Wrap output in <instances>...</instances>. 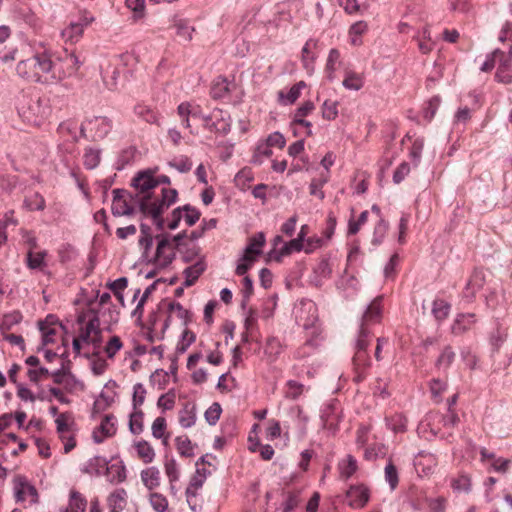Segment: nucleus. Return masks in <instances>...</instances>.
Wrapping results in <instances>:
<instances>
[{"instance_id":"49530a36","label":"nucleus","mask_w":512,"mask_h":512,"mask_svg":"<svg viewBox=\"0 0 512 512\" xmlns=\"http://www.w3.org/2000/svg\"><path fill=\"white\" fill-rule=\"evenodd\" d=\"M24 205L30 211H42L45 209L46 203L44 197L36 192L30 198L24 200Z\"/></svg>"},{"instance_id":"bf43d9fd","label":"nucleus","mask_w":512,"mask_h":512,"mask_svg":"<svg viewBox=\"0 0 512 512\" xmlns=\"http://www.w3.org/2000/svg\"><path fill=\"white\" fill-rule=\"evenodd\" d=\"M169 373L163 369H156L150 376L151 384H158L160 390L165 389L168 383Z\"/></svg>"},{"instance_id":"ddd939ff","label":"nucleus","mask_w":512,"mask_h":512,"mask_svg":"<svg viewBox=\"0 0 512 512\" xmlns=\"http://www.w3.org/2000/svg\"><path fill=\"white\" fill-rule=\"evenodd\" d=\"M206 268L207 264L204 256H200L193 265L186 267L183 271V275L185 276L184 286H193L198 278L205 272Z\"/></svg>"},{"instance_id":"a18cd8bd","label":"nucleus","mask_w":512,"mask_h":512,"mask_svg":"<svg viewBox=\"0 0 512 512\" xmlns=\"http://www.w3.org/2000/svg\"><path fill=\"white\" fill-rule=\"evenodd\" d=\"M84 29L81 24L70 21L69 25L63 30L62 34L71 42H77L83 35Z\"/></svg>"},{"instance_id":"13d9d810","label":"nucleus","mask_w":512,"mask_h":512,"mask_svg":"<svg viewBox=\"0 0 512 512\" xmlns=\"http://www.w3.org/2000/svg\"><path fill=\"white\" fill-rule=\"evenodd\" d=\"M150 504L157 512H165L168 508V500L166 497L156 492L150 494Z\"/></svg>"},{"instance_id":"423d86ee","label":"nucleus","mask_w":512,"mask_h":512,"mask_svg":"<svg viewBox=\"0 0 512 512\" xmlns=\"http://www.w3.org/2000/svg\"><path fill=\"white\" fill-rule=\"evenodd\" d=\"M370 498L369 489L363 485H351L346 492L347 503L350 507L359 509L363 508Z\"/></svg>"},{"instance_id":"338daca9","label":"nucleus","mask_w":512,"mask_h":512,"mask_svg":"<svg viewBox=\"0 0 512 512\" xmlns=\"http://www.w3.org/2000/svg\"><path fill=\"white\" fill-rule=\"evenodd\" d=\"M385 479L389 483L390 488L393 490L397 487L399 479L396 467L391 461L385 467Z\"/></svg>"},{"instance_id":"8fccbe9b","label":"nucleus","mask_w":512,"mask_h":512,"mask_svg":"<svg viewBox=\"0 0 512 512\" xmlns=\"http://www.w3.org/2000/svg\"><path fill=\"white\" fill-rule=\"evenodd\" d=\"M468 290H476L477 292L483 288L485 284V274L482 269H474L469 280H468Z\"/></svg>"},{"instance_id":"473e14b6","label":"nucleus","mask_w":512,"mask_h":512,"mask_svg":"<svg viewBox=\"0 0 512 512\" xmlns=\"http://www.w3.org/2000/svg\"><path fill=\"white\" fill-rule=\"evenodd\" d=\"M257 259L258 258L256 256L243 252L241 257L238 259L235 273L238 276H246V273L252 268Z\"/></svg>"},{"instance_id":"412c9836","label":"nucleus","mask_w":512,"mask_h":512,"mask_svg":"<svg viewBox=\"0 0 512 512\" xmlns=\"http://www.w3.org/2000/svg\"><path fill=\"white\" fill-rule=\"evenodd\" d=\"M127 493L123 488L113 491L107 499L110 512H121L126 506Z\"/></svg>"},{"instance_id":"c9c22d12","label":"nucleus","mask_w":512,"mask_h":512,"mask_svg":"<svg viewBox=\"0 0 512 512\" xmlns=\"http://www.w3.org/2000/svg\"><path fill=\"white\" fill-rule=\"evenodd\" d=\"M229 92V84L225 77L219 76L211 87L210 95L213 99H221Z\"/></svg>"},{"instance_id":"ea45409f","label":"nucleus","mask_w":512,"mask_h":512,"mask_svg":"<svg viewBox=\"0 0 512 512\" xmlns=\"http://www.w3.org/2000/svg\"><path fill=\"white\" fill-rule=\"evenodd\" d=\"M177 312V317L183 321L184 326H188L192 321V314L189 310L185 309L179 302H170L168 304V312Z\"/></svg>"},{"instance_id":"c03bdc74","label":"nucleus","mask_w":512,"mask_h":512,"mask_svg":"<svg viewBox=\"0 0 512 512\" xmlns=\"http://www.w3.org/2000/svg\"><path fill=\"white\" fill-rule=\"evenodd\" d=\"M157 246L153 260H161L163 252L166 248L171 246V236L168 233H161L156 235Z\"/></svg>"},{"instance_id":"f257e3e1","label":"nucleus","mask_w":512,"mask_h":512,"mask_svg":"<svg viewBox=\"0 0 512 512\" xmlns=\"http://www.w3.org/2000/svg\"><path fill=\"white\" fill-rule=\"evenodd\" d=\"M382 300L383 296H377L366 307V310L361 317L357 338L355 340V351H367L372 337V333L368 326L369 324L380 322L382 317Z\"/></svg>"},{"instance_id":"6e6552de","label":"nucleus","mask_w":512,"mask_h":512,"mask_svg":"<svg viewBox=\"0 0 512 512\" xmlns=\"http://www.w3.org/2000/svg\"><path fill=\"white\" fill-rule=\"evenodd\" d=\"M103 475L111 483H120L126 479L125 466L118 457L112 456L107 460V465L104 466Z\"/></svg>"},{"instance_id":"052dcab7","label":"nucleus","mask_w":512,"mask_h":512,"mask_svg":"<svg viewBox=\"0 0 512 512\" xmlns=\"http://www.w3.org/2000/svg\"><path fill=\"white\" fill-rule=\"evenodd\" d=\"M111 212L114 217L133 216L136 212V209L133 205H130L126 200H123L121 207H118V205H112Z\"/></svg>"},{"instance_id":"4d7b16f0","label":"nucleus","mask_w":512,"mask_h":512,"mask_svg":"<svg viewBox=\"0 0 512 512\" xmlns=\"http://www.w3.org/2000/svg\"><path fill=\"white\" fill-rule=\"evenodd\" d=\"M337 106V101L325 100L322 105V117L329 121L334 120L338 115Z\"/></svg>"},{"instance_id":"f03ea898","label":"nucleus","mask_w":512,"mask_h":512,"mask_svg":"<svg viewBox=\"0 0 512 512\" xmlns=\"http://www.w3.org/2000/svg\"><path fill=\"white\" fill-rule=\"evenodd\" d=\"M19 116L29 124L39 125L48 114V106L37 94L23 93L17 100Z\"/></svg>"},{"instance_id":"680f3d73","label":"nucleus","mask_w":512,"mask_h":512,"mask_svg":"<svg viewBox=\"0 0 512 512\" xmlns=\"http://www.w3.org/2000/svg\"><path fill=\"white\" fill-rule=\"evenodd\" d=\"M176 34L182 37L185 41H190L192 39V32L194 28L189 26L186 20H179L175 24Z\"/></svg>"},{"instance_id":"58836bf2","label":"nucleus","mask_w":512,"mask_h":512,"mask_svg":"<svg viewBox=\"0 0 512 512\" xmlns=\"http://www.w3.org/2000/svg\"><path fill=\"white\" fill-rule=\"evenodd\" d=\"M371 358L368 351H355L352 358L353 370L369 369L371 367Z\"/></svg>"},{"instance_id":"4468645a","label":"nucleus","mask_w":512,"mask_h":512,"mask_svg":"<svg viewBox=\"0 0 512 512\" xmlns=\"http://www.w3.org/2000/svg\"><path fill=\"white\" fill-rule=\"evenodd\" d=\"M206 479V474L200 473L199 470H196L195 474L192 476L188 487L186 488L185 494L187 497V502L194 512L196 511V503L193 502V499L197 496V490L203 486V483Z\"/></svg>"},{"instance_id":"20e7f679","label":"nucleus","mask_w":512,"mask_h":512,"mask_svg":"<svg viewBox=\"0 0 512 512\" xmlns=\"http://www.w3.org/2000/svg\"><path fill=\"white\" fill-rule=\"evenodd\" d=\"M14 496L17 502L26 500V496L31 497V503L38 502V492L34 485L28 482L27 478L22 475H17L14 480Z\"/></svg>"},{"instance_id":"e433bc0d","label":"nucleus","mask_w":512,"mask_h":512,"mask_svg":"<svg viewBox=\"0 0 512 512\" xmlns=\"http://www.w3.org/2000/svg\"><path fill=\"white\" fill-rule=\"evenodd\" d=\"M455 352L453 351L452 347L450 345H447L443 348L442 352L440 353L439 357L437 358L435 362V366L437 368H444V370H447L450 365L453 363L455 359Z\"/></svg>"},{"instance_id":"5fc2aeb1","label":"nucleus","mask_w":512,"mask_h":512,"mask_svg":"<svg viewBox=\"0 0 512 512\" xmlns=\"http://www.w3.org/2000/svg\"><path fill=\"white\" fill-rule=\"evenodd\" d=\"M222 408L218 402H214L204 413L206 422L209 425H215L221 415Z\"/></svg>"},{"instance_id":"864d4df0","label":"nucleus","mask_w":512,"mask_h":512,"mask_svg":"<svg viewBox=\"0 0 512 512\" xmlns=\"http://www.w3.org/2000/svg\"><path fill=\"white\" fill-rule=\"evenodd\" d=\"M127 8L133 12L134 20H139L144 17L145 14V0H126Z\"/></svg>"},{"instance_id":"c756f323","label":"nucleus","mask_w":512,"mask_h":512,"mask_svg":"<svg viewBox=\"0 0 512 512\" xmlns=\"http://www.w3.org/2000/svg\"><path fill=\"white\" fill-rule=\"evenodd\" d=\"M88 314L91 315V317L85 327L95 338H103L102 328L100 327L99 310L95 308H89Z\"/></svg>"},{"instance_id":"c85d7f7f","label":"nucleus","mask_w":512,"mask_h":512,"mask_svg":"<svg viewBox=\"0 0 512 512\" xmlns=\"http://www.w3.org/2000/svg\"><path fill=\"white\" fill-rule=\"evenodd\" d=\"M22 319L23 315L18 310L4 314L0 322V331L2 334L6 333V331L11 330L13 326L19 324Z\"/></svg>"},{"instance_id":"79ce46f5","label":"nucleus","mask_w":512,"mask_h":512,"mask_svg":"<svg viewBox=\"0 0 512 512\" xmlns=\"http://www.w3.org/2000/svg\"><path fill=\"white\" fill-rule=\"evenodd\" d=\"M388 229H389L388 221L384 220L383 218H380L378 223L374 227L373 238H372L371 243L374 246L380 245L382 243Z\"/></svg>"},{"instance_id":"7c9ffc66","label":"nucleus","mask_w":512,"mask_h":512,"mask_svg":"<svg viewBox=\"0 0 512 512\" xmlns=\"http://www.w3.org/2000/svg\"><path fill=\"white\" fill-rule=\"evenodd\" d=\"M273 154V151L270 146L266 142H260L254 149V153L251 159V163L254 165H261L263 163V158H269Z\"/></svg>"},{"instance_id":"b1692460","label":"nucleus","mask_w":512,"mask_h":512,"mask_svg":"<svg viewBox=\"0 0 512 512\" xmlns=\"http://www.w3.org/2000/svg\"><path fill=\"white\" fill-rule=\"evenodd\" d=\"M385 423L394 434L404 433L407 428V419L402 413L386 416Z\"/></svg>"},{"instance_id":"4be33fe9","label":"nucleus","mask_w":512,"mask_h":512,"mask_svg":"<svg viewBox=\"0 0 512 512\" xmlns=\"http://www.w3.org/2000/svg\"><path fill=\"white\" fill-rule=\"evenodd\" d=\"M338 470L342 480L350 479L358 470L357 460L352 455H347L345 459L339 461Z\"/></svg>"},{"instance_id":"7ed1b4c3","label":"nucleus","mask_w":512,"mask_h":512,"mask_svg":"<svg viewBox=\"0 0 512 512\" xmlns=\"http://www.w3.org/2000/svg\"><path fill=\"white\" fill-rule=\"evenodd\" d=\"M308 417L300 407L295 410V415L289 425H284V445H299L307 435Z\"/></svg>"},{"instance_id":"72a5a7b5","label":"nucleus","mask_w":512,"mask_h":512,"mask_svg":"<svg viewBox=\"0 0 512 512\" xmlns=\"http://www.w3.org/2000/svg\"><path fill=\"white\" fill-rule=\"evenodd\" d=\"M196 341V334L188 328H185L181 334L180 340L176 346V354H183L190 345Z\"/></svg>"},{"instance_id":"6ab92c4d","label":"nucleus","mask_w":512,"mask_h":512,"mask_svg":"<svg viewBox=\"0 0 512 512\" xmlns=\"http://www.w3.org/2000/svg\"><path fill=\"white\" fill-rule=\"evenodd\" d=\"M57 432L63 440V448H75L77 443L73 435L70 434L69 425L65 415L61 414L56 419Z\"/></svg>"},{"instance_id":"bb28decb","label":"nucleus","mask_w":512,"mask_h":512,"mask_svg":"<svg viewBox=\"0 0 512 512\" xmlns=\"http://www.w3.org/2000/svg\"><path fill=\"white\" fill-rule=\"evenodd\" d=\"M451 310V304L444 299H435L432 304V314L436 321L442 322L445 320Z\"/></svg>"},{"instance_id":"3c124183","label":"nucleus","mask_w":512,"mask_h":512,"mask_svg":"<svg viewBox=\"0 0 512 512\" xmlns=\"http://www.w3.org/2000/svg\"><path fill=\"white\" fill-rule=\"evenodd\" d=\"M143 416L142 410H136L130 415L129 430L132 434H140L143 431Z\"/></svg>"},{"instance_id":"0eeeda50","label":"nucleus","mask_w":512,"mask_h":512,"mask_svg":"<svg viewBox=\"0 0 512 512\" xmlns=\"http://www.w3.org/2000/svg\"><path fill=\"white\" fill-rule=\"evenodd\" d=\"M131 186L140 193L146 194L157 187L153 169L140 170L131 180Z\"/></svg>"},{"instance_id":"4c0bfd02","label":"nucleus","mask_w":512,"mask_h":512,"mask_svg":"<svg viewBox=\"0 0 512 512\" xmlns=\"http://www.w3.org/2000/svg\"><path fill=\"white\" fill-rule=\"evenodd\" d=\"M100 154L101 150L99 149L86 148L83 155L85 168L89 170L96 168L100 163Z\"/></svg>"},{"instance_id":"aec40b11","label":"nucleus","mask_w":512,"mask_h":512,"mask_svg":"<svg viewBox=\"0 0 512 512\" xmlns=\"http://www.w3.org/2000/svg\"><path fill=\"white\" fill-rule=\"evenodd\" d=\"M265 244H266L265 233L262 231L257 232L256 234H254L253 236H251L248 239V243L245 246L243 252L259 258L263 254L262 248L265 246Z\"/></svg>"},{"instance_id":"f3484780","label":"nucleus","mask_w":512,"mask_h":512,"mask_svg":"<svg viewBox=\"0 0 512 512\" xmlns=\"http://www.w3.org/2000/svg\"><path fill=\"white\" fill-rule=\"evenodd\" d=\"M475 322L476 315L474 313H460L456 316L451 326V331L456 336L462 335L467 332Z\"/></svg>"},{"instance_id":"69168bd1","label":"nucleus","mask_w":512,"mask_h":512,"mask_svg":"<svg viewBox=\"0 0 512 512\" xmlns=\"http://www.w3.org/2000/svg\"><path fill=\"white\" fill-rule=\"evenodd\" d=\"M177 112L181 117L191 116L194 118V116H200V106H192L188 102H183L178 105Z\"/></svg>"},{"instance_id":"cd10ccee","label":"nucleus","mask_w":512,"mask_h":512,"mask_svg":"<svg viewBox=\"0 0 512 512\" xmlns=\"http://www.w3.org/2000/svg\"><path fill=\"white\" fill-rule=\"evenodd\" d=\"M342 85L348 90L359 91L364 86V80L360 74L346 70Z\"/></svg>"},{"instance_id":"f704fd0d","label":"nucleus","mask_w":512,"mask_h":512,"mask_svg":"<svg viewBox=\"0 0 512 512\" xmlns=\"http://www.w3.org/2000/svg\"><path fill=\"white\" fill-rule=\"evenodd\" d=\"M33 64L32 57L19 61L16 66L17 74L25 79H34L35 76H38V71L34 72Z\"/></svg>"},{"instance_id":"39448f33","label":"nucleus","mask_w":512,"mask_h":512,"mask_svg":"<svg viewBox=\"0 0 512 512\" xmlns=\"http://www.w3.org/2000/svg\"><path fill=\"white\" fill-rule=\"evenodd\" d=\"M178 200V191L174 188H163L161 199L151 203L150 216H163L166 209Z\"/></svg>"},{"instance_id":"9d476101","label":"nucleus","mask_w":512,"mask_h":512,"mask_svg":"<svg viewBox=\"0 0 512 512\" xmlns=\"http://www.w3.org/2000/svg\"><path fill=\"white\" fill-rule=\"evenodd\" d=\"M92 132L91 140L98 141L104 139L112 129V122L107 117H94L87 121Z\"/></svg>"},{"instance_id":"37998d69","label":"nucleus","mask_w":512,"mask_h":512,"mask_svg":"<svg viewBox=\"0 0 512 512\" xmlns=\"http://www.w3.org/2000/svg\"><path fill=\"white\" fill-rule=\"evenodd\" d=\"M134 112L147 123L158 124V114L148 106L137 105L134 108Z\"/></svg>"},{"instance_id":"5701e85b","label":"nucleus","mask_w":512,"mask_h":512,"mask_svg":"<svg viewBox=\"0 0 512 512\" xmlns=\"http://www.w3.org/2000/svg\"><path fill=\"white\" fill-rule=\"evenodd\" d=\"M306 87V83L304 81H299L294 84L287 93L283 90L278 92V100L281 104H293L299 98L301 94V90Z\"/></svg>"},{"instance_id":"dca6fc26","label":"nucleus","mask_w":512,"mask_h":512,"mask_svg":"<svg viewBox=\"0 0 512 512\" xmlns=\"http://www.w3.org/2000/svg\"><path fill=\"white\" fill-rule=\"evenodd\" d=\"M62 359L61 367L55 371H52L51 376L53 377V382L57 385H61L63 383V377L68 376L75 380V375L71 371L72 363L69 360V352L66 349L63 353L59 355Z\"/></svg>"},{"instance_id":"a878e982","label":"nucleus","mask_w":512,"mask_h":512,"mask_svg":"<svg viewBox=\"0 0 512 512\" xmlns=\"http://www.w3.org/2000/svg\"><path fill=\"white\" fill-rule=\"evenodd\" d=\"M47 256V251L43 250L37 253L29 250L26 255V264L27 267L31 270H41L47 266L45 261V257Z\"/></svg>"},{"instance_id":"f8f14e48","label":"nucleus","mask_w":512,"mask_h":512,"mask_svg":"<svg viewBox=\"0 0 512 512\" xmlns=\"http://www.w3.org/2000/svg\"><path fill=\"white\" fill-rule=\"evenodd\" d=\"M303 307H305L308 315L305 319L300 316V320L302 321V326L305 330H311L312 336H317L320 333V328L318 326L319 318H318V309L315 303L312 301H308L307 303H303Z\"/></svg>"},{"instance_id":"603ef678","label":"nucleus","mask_w":512,"mask_h":512,"mask_svg":"<svg viewBox=\"0 0 512 512\" xmlns=\"http://www.w3.org/2000/svg\"><path fill=\"white\" fill-rule=\"evenodd\" d=\"M284 428H282L280 422L275 419L268 420V426L266 428V438L267 440H274L278 437H283Z\"/></svg>"},{"instance_id":"9b49d317","label":"nucleus","mask_w":512,"mask_h":512,"mask_svg":"<svg viewBox=\"0 0 512 512\" xmlns=\"http://www.w3.org/2000/svg\"><path fill=\"white\" fill-rule=\"evenodd\" d=\"M315 106L314 103L310 100L304 102L299 108L296 109L293 120L290 123V127L293 126H303L306 128V135L312 136V123L308 120H305L304 117H306L308 114H310L314 110Z\"/></svg>"},{"instance_id":"e2e57ef3","label":"nucleus","mask_w":512,"mask_h":512,"mask_svg":"<svg viewBox=\"0 0 512 512\" xmlns=\"http://www.w3.org/2000/svg\"><path fill=\"white\" fill-rule=\"evenodd\" d=\"M75 339H79L81 343L91 344L95 348H99L103 342V338H95L86 327L81 329V333Z\"/></svg>"},{"instance_id":"de8ad7c7","label":"nucleus","mask_w":512,"mask_h":512,"mask_svg":"<svg viewBox=\"0 0 512 512\" xmlns=\"http://www.w3.org/2000/svg\"><path fill=\"white\" fill-rule=\"evenodd\" d=\"M451 486L457 492L469 493L471 491V479L467 474H461L452 479Z\"/></svg>"},{"instance_id":"09e8293b","label":"nucleus","mask_w":512,"mask_h":512,"mask_svg":"<svg viewBox=\"0 0 512 512\" xmlns=\"http://www.w3.org/2000/svg\"><path fill=\"white\" fill-rule=\"evenodd\" d=\"M181 209L185 212L184 220L189 227L195 225L199 221L201 212L196 207L190 204H185L181 206Z\"/></svg>"},{"instance_id":"2f4dec72","label":"nucleus","mask_w":512,"mask_h":512,"mask_svg":"<svg viewBox=\"0 0 512 512\" xmlns=\"http://www.w3.org/2000/svg\"><path fill=\"white\" fill-rule=\"evenodd\" d=\"M141 479L144 483V485L149 489L152 490L156 488L159 485V471L155 467H150L146 470H143L141 472Z\"/></svg>"},{"instance_id":"774afa93","label":"nucleus","mask_w":512,"mask_h":512,"mask_svg":"<svg viewBox=\"0 0 512 512\" xmlns=\"http://www.w3.org/2000/svg\"><path fill=\"white\" fill-rule=\"evenodd\" d=\"M196 421V414L193 410H188L187 407H185L183 410L180 411L179 414V423L184 428H189L195 424Z\"/></svg>"},{"instance_id":"1a4fd4ad","label":"nucleus","mask_w":512,"mask_h":512,"mask_svg":"<svg viewBox=\"0 0 512 512\" xmlns=\"http://www.w3.org/2000/svg\"><path fill=\"white\" fill-rule=\"evenodd\" d=\"M116 417L113 414H106L100 425L93 431L92 437L96 444L103 442L104 438L110 437L116 432Z\"/></svg>"},{"instance_id":"2eb2a0df","label":"nucleus","mask_w":512,"mask_h":512,"mask_svg":"<svg viewBox=\"0 0 512 512\" xmlns=\"http://www.w3.org/2000/svg\"><path fill=\"white\" fill-rule=\"evenodd\" d=\"M32 60L34 62V72L38 71V76L34 77L35 81H39L41 73H50L56 67V63L52 61L50 55L46 52L35 54Z\"/></svg>"},{"instance_id":"a211bd4d","label":"nucleus","mask_w":512,"mask_h":512,"mask_svg":"<svg viewBox=\"0 0 512 512\" xmlns=\"http://www.w3.org/2000/svg\"><path fill=\"white\" fill-rule=\"evenodd\" d=\"M105 465H107L105 457L95 456L83 463L80 466V471L90 476H100L103 474Z\"/></svg>"},{"instance_id":"393cba45","label":"nucleus","mask_w":512,"mask_h":512,"mask_svg":"<svg viewBox=\"0 0 512 512\" xmlns=\"http://www.w3.org/2000/svg\"><path fill=\"white\" fill-rule=\"evenodd\" d=\"M86 506V498L80 492L72 489L69 495V507L62 512H85Z\"/></svg>"},{"instance_id":"0e129e2a","label":"nucleus","mask_w":512,"mask_h":512,"mask_svg":"<svg viewBox=\"0 0 512 512\" xmlns=\"http://www.w3.org/2000/svg\"><path fill=\"white\" fill-rule=\"evenodd\" d=\"M123 347L122 341L118 336H112L107 342L104 351L109 359H112L115 354Z\"/></svg>"},{"instance_id":"a19ab883","label":"nucleus","mask_w":512,"mask_h":512,"mask_svg":"<svg viewBox=\"0 0 512 512\" xmlns=\"http://www.w3.org/2000/svg\"><path fill=\"white\" fill-rule=\"evenodd\" d=\"M441 103V98L436 95L431 97L423 107V117L425 120L430 122L435 116Z\"/></svg>"},{"instance_id":"6e6d98bb","label":"nucleus","mask_w":512,"mask_h":512,"mask_svg":"<svg viewBox=\"0 0 512 512\" xmlns=\"http://www.w3.org/2000/svg\"><path fill=\"white\" fill-rule=\"evenodd\" d=\"M134 155L135 149L132 147L122 150L117 159L116 169L119 171L124 169L125 166L129 165L132 162Z\"/></svg>"}]
</instances>
